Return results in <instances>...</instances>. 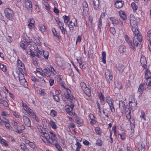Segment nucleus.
Returning <instances> with one entry per match:
<instances>
[{"label":"nucleus","instance_id":"nucleus-1","mask_svg":"<svg viewBox=\"0 0 151 151\" xmlns=\"http://www.w3.org/2000/svg\"><path fill=\"white\" fill-rule=\"evenodd\" d=\"M142 37L140 34H137L135 35L133 39V45L138 46L139 45H140L142 41Z\"/></svg>","mask_w":151,"mask_h":151},{"label":"nucleus","instance_id":"nucleus-2","mask_svg":"<svg viewBox=\"0 0 151 151\" xmlns=\"http://www.w3.org/2000/svg\"><path fill=\"white\" fill-rule=\"evenodd\" d=\"M4 12L6 18L11 20L13 19L14 13L12 9L9 8H6L5 9Z\"/></svg>","mask_w":151,"mask_h":151},{"label":"nucleus","instance_id":"nucleus-3","mask_svg":"<svg viewBox=\"0 0 151 151\" xmlns=\"http://www.w3.org/2000/svg\"><path fill=\"white\" fill-rule=\"evenodd\" d=\"M42 135H41L40 137L44 142L46 143V141H47L49 143H51L50 140V137L49 135L45 131L42 132Z\"/></svg>","mask_w":151,"mask_h":151},{"label":"nucleus","instance_id":"nucleus-4","mask_svg":"<svg viewBox=\"0 0 151 151\" xmlns=\"http://www.w3.org/2000/svg\"><path fill=\"white\" fill-rule=\"evenodd\" d=\"M24 3L25 7L27 9L29 12L31 13L32 10V4L30 0H24Z\"/></svg>","mask_w":151,"mask_h":151},{"label":"nucleus","instance_id":"nucleus-5","mask_svg":"<svg viewBox=\"0 0 151 151\" xmlns=\"http://www.w3.org/2000/svg\"><path fill=\"white\" fill-rule=\"evenodd\" d=\"M151 73L150 70H147L146 71L145 73V78L148 81L149 79V82L147 85V87L149 88L150 89H151Z\"/></svg>","mask_w":151,"mask_h":151},{"label":"nucleus","instance_id":"nucleus-6","mask_svg":"<svg viewBox=\"0 0 151 151\" xmlns=\"http://www.w3.org/2000/svg\"><path fill=\"white\" fill-rule=\"evenodd\" d=\"M25 52L27 54L30 55L32 58H34L35 56H37L38 58H41V56L37 53H36V52H35L30 48H29L27 50H25Z\"/></svg>","mask_w":151,"mask_h":151},{"label":"nucleus","instance_id":"nucleus-7","mask_svg":"<svg viewBox=\"0 0 151 151\" xmlns=\"http://www.w3.org/2000/svg\"><path fill=\"white\" fill-rule=\"evenodd\" d=\"M130 24L132 27H134L137 26V22L134 15L131 14L129 17Z\"/></svg>","mask_w":151,"mask_h":151},{"label":"nucleus","instance_id":"nucleus-8","mask_svg":"<svg viewBox=\"0 0 151 151\" xmlns=\"http://www.w3.org/2000/svg\"><path fill=\"white\" fill-rule=\"evenodd\" d=\"M24 123L28 127H31V123L30 119L26 116L24 115L23 116Z\"/></svg>","mask_w":151,"mask_h":151},{"label":"nucleus","instance_id":"nucleus-9","mask_svg":"<svg viewBox=\"0 0 151 151\" xmlns=\"http://www.w3.org/2000/svg\"><path fill=\"white\" fill-rule=\"evenodd\" d=\"M147 83L144 82L143 83H141L139 86L138 88V92H140V94H142V91L146 89V86H147Z\"/></svg>","mask_w":151,"mask_h":151},{"label":"nucleus","instance_id":"nucleus-10","mask_svg":"<svg viewBox=\"0 0 151 151\" xmlns=\"http://www.w3.org/2000/svg\"><path fill=\"white\" fill-rule=\"evenodd\" d=\"M105 76L107 81H111L113 78L112 75L109 70H107L105 72Z\"/></svg>","mask_w":151,"mask_h":151},{"label":"nucleus","instance_id":"nucleus-11","mask_svg":"<svg viewBox=\"0 0 151 151\" xmlns=\"http://www.w3.org/2000/svg\"><path fill=\"white\" fill-rule=\"evenodd\" d=\"M50 133L51 134L50 140H51V142L50 144H51L52 143H54V142H57V138L56 135L52 132H50Z\"/></svg>","mask_w":151,"mask_h":151},{"label":"nucleus","instance_id":"nucleus-12","mask_svg":"<svg viewBox=\"0 0 151 151\" xmlns=\"http://www.w3.org/2000/svg\"><path fill=\"white\" fill-rule=\"evenodd\" d=\"M124 38L125 41L128 43L130 47L134 49V47L133 45L132 41L130 40L129 37L127 35H125Z\"/></svg>","mask_w":151,"mask_h":151},{"label":"nucleus","instance_id":"nucleus-13","mask_svg":"<svg viewBox=\"0 0 151 151\" xmlns=\"http://www.w3.org/2000/svg\"><path fill=\"white\" fill-rule=\"evenodd\" d=\"M116 69L119 73H122L124 69V66L122 64L118 63L116 64Z\"/></svg>","mask_w":151,"mask_h":151},{"label":"nucleus","instance_id":"nucleus-14","mask_svg":"<svg viewBox=\"0 0 151 151\" xmlns=\"http://www.w3.org/2000/svg\"><path fill=\"white\" fill-rule=\"evenodd\" d=\"M140 61L142 67L145 68H146L147 60L144 56H141Z\"/></svg>","mask_w":151,"mask_h":151},{"label":"nucleus","instance_id":"nucleus-15","mask_svg":"<svg viewBox=\"0 0 151 151\" xmlns=\"http://www.w3.org/2000/svg\"><path fill=\"white\" fill-rule=\"evenodd\" d=\"M23 39L24 40H25V42H26V44L27 45H29L30 43L31 42V40L30 39L29 37L27 36V35L25 34H23L22 36Z\"/></svg>","mask_w":151,"mask_h":151},{"label":"nucleus","instance_id":"nucleus-16","mask_svg":"<svg viewBox=\"0 0 151 151\" xmlns=\"http://www.w3.org/2000/svg\"><path fill=\"white\" fill-rule=\"evenodd\" d=\"M123 1H117L115 3L114 5L116 8H120L123 6Z\"/></svg>","mask_w":151,"mask_h":151},{"label":"nucleus","instance_id":"nucleus-17","mask_svg":"<svg viewBox=\"0 0 151 151\" xmlns=\"http://www.w3.org/2000/svg\"><path fill=\"white\" fill-rule=\"evenodd\" d=\"M94 8L96 10L99 9V0H93Z\"/></svg>","mask_w":151,"mask_h":151},{"label":"nucleus","instance_id":"nucleus-18","mask_svg":"<svg viewBox=\"0 0 151 151\" xmlns=\"http://www.w3.org/2000/svg\"><path fill=\"white\" fill-rule=\"evenodd\" d=\"M28 23V26L29 27V28H32L34 26L35 20L33 18H31L29 19Z\"/></svg>","mask_w":151,"mask_h":151},{"label":"nucleus","instance_id":"nucleus-19","mask_svg":"<svg viewBox=\"0 0 151 151\" xmlns=\"http://www.w3.org/2000/svg\"><path fill=\"white\" fill-rule=\"evenodd\" d=\"M82 5L83 6V12H88V11L89 9L88 8V6L87 3L86 1H83L82 3Z\"/></svg>","mask_w":151,"mask_h":151},{"label":"nucleus","instance_id":"nucleus-20","mask_svg":"<svg viewBox=\"0 0 151 151\" xmlns=\"http://www.w3.org/2000/svg\"><path fill=\"white\" fill-rule=\"evenodd\" d=\"M26 42L25 41H21L19 43L20 47L24 50H26L27 48V45H26Z\"/></svg>","mask_w":151,"mask_h":151},{"label":"nucleus","instance_id":"nucleus-21","mask_svg":"<svg viewBox=\"0 0 151 151\" xmlns=\"http://www.w3.org/2000/svg\"><path fill=\"white\" fill-rule=\"evenodd\" d=\"M106 102L109 105L113 104L114 103V100L111 98L109 96H107L106 98Z\"/></svg>","mask_w":151,"mask_h":151},{"label":"nucleus","instance_id":"nucleus-22","mask_svg":"<svg viewBox=\"0 0 151 151\" xmlns=\"http://www.w3.org/2000/svg\"><path fill=\"white\" fill-rule=\"evenodd\" d=\"M147 36L148 37V40H149L150 45H148V47L150 51L151 52V31H149L147 32Z\"/></svg>","mask_w":151,"mask_h":151},{"label":"nucleus","instance_id":"nucleus-23","mask_svg":"<svg viewBox=\"0 0 151 151\" xmlns=\"http://www.w3.org/2000/svg\"><path fill=\"white\" fill-rule=\"evenodd\" d=\"M17 67L18 68L21 69L24 68V64L22 63V62L19 59L17 60Z\"/></svg>","mask_w":151,"mask_h":151},{"label":"nucleus","instance_id":"nucleus-24","mask_svg":"<svg viewBox=\"0 0 151 151\" xmlns=\"http://www.w3.org/2000/svg\"><path fill=\"white\" fill-rule=\"evenodd\" d=\"M126 51V48L124 45H121L119 47V51L121 53H124Z\"/></svg>","mask_w":151,"mask_h":151},{"label":"nucleus","instance_id":"nucleus-25","mask_svg":"<svg viewBox=\"0 0 151 151\" xmlns=\"http://www.w3.org/2000/svg\"><path fill=\"white\" fill-rule=\"evenodd\" d=\"M51 145H55L58 151H62V148L58 144H57V142H54V143H51Z\"/></svg>","mask_w":151,"mask_h":151},{"label":"nucleus","instance_id":"nucleus-26","mask_svg":"<svg viewBox=\"0 0 151 151\" xmlns=\"http://www.w3.org/2000/svg\"><path fill=\"white\" fill-rule=\"evenodd\" d=\"M76 60L77 62L78 63L79 65L80 68L81 69H82L83 67V65L82 64V62L81 60V58H78Z\"/></svg>","mask_w":151,"mask_h":151},{"label":"nucleus","instance_id":"nucleus-27","mask_svg":"<svg viewBox=\"0 0 151 151\" xmlns=\"http://www.w3.org/2000/svg\"><path fill=\"white\" fill-rule=\"evenodd\" d=\"M56 60L58 65H62L63 59L60 57L56 58Z\"/></svg>","mask_w":151,"mask_h":151},{"label":"nucleus","instance_id":"nucleus-28","mask_svg":"<svg viewBox=\"0 0 151 151\" xmlns=\"http://www.w3.org/2000/svg\"><path fill=\"white\" fill-rule=\"evenodd\" d=\"M102 111L103 113L105 114V118L106 117L107 118L109 117V111L108 109H104Z\"/></svg>","mask_w":151,"mask_h":151},{"label":"nucleus","instance_id":"nucleus-29","mask_svg":"<svg viewBox=\"0 0 151 151\" xmlns=\"http://www.w3.org/2000/svg\"><path fill=\"white\" fill-rule=\"evenodd\" d=\"M106 52L104 51H103L102 52L101 58H102V62L104 63H105L106 62Z\"/></svg>","mask_w":151,"mask_h":151},{"label":"nucleus","instance_id":"nucleus-30","mask_svg":"<svg viewBox=\"0 0 151 151\" xmlns=\"http://www.w3.org/2000/svg\"><path fill=\"white\" fill-rule=\"evenodd\" d=\"M110 19L112 23L114 26L117 24V21L115 17H111L110 18Z\"/></svg>","mask_w":151,"mask_h":151},{"label":"nucleus","instance_id":"nucleus-31","mask_svg":"<svg viewBox=\"0 0 151 151\" xmlns=\"http://www.w3.org/2000/svg\"><path fill=\"white\" fill-rule=\"evenodd\" d=\"M0 94L1 96V98H0V101H1V100L4 101L7 100L6 97V95L4 93H0Z\"/></svg>","mask_w":151,"mask_h":151},{"label":"nucleus","instance_id":"nucleus-32","mask_svg":"<svg viewBox=\"0 0 151 151\" xmlns=\"http://www.w3.org/2000/svg\"><path fill=\"white\" fill-rule=\"evenodd\" d=\"M137 103H129V105L131 108L133 110H135Z\"/></svg>","mask_w":151,"mask_h":151},{"label":"nucleus","instance_id":"nucleus-33","mask_svg":"<svg viewBox=\"0 0 151 151\" xmlns=\"http://www.w3.org/2000/svg\"><path fill=\"white\" fill-rule=\"evenodd\" d=\"M119 107L121 109L123 108V109L125 107L124 102L122 101H120L119 103Z\"/></svg>","mask_w":151,"mask_h":151},{"label":"nucleus","instance_id":"nucleus-34","mask_svg":"<svg viewBox=\"0 0 151 151\" xmlns=\"http://www.w3.org/2000/svg\"><path fill=\"white\" fill-rule=\"evenodd\" d=\"M39 30L42 32H44L46 31V28L45 26L42 24H40L39 25Z\"/></svg>","mask_w":151,"mask_h":151},{"label":"nucleus","instance_id":"nucleus-35","mask_svg":"<svg viewBox=\"0 0 151 151\" xmlns=\"http://www.w3.org/2000/svg\"><path fill=\"white\" fill-rule=\"evenodd\" d=\"M132 30L134 33V34L136 35L137 34H139L138 29L136 27V26H134V27H132Z\"/></svg>","mask_w":151,"mask_h":151},{"label":"nucleus","instance_id":"nucleus-36","mask_svg":"<svg viewBox=\"0 0 151 151\" xmlns=\"http://www.w3.org/2000/svg\"><path fill=\"white\" fill-rule=\"evenodd\" d=\"M131 6L134 12H135L137 10L138 7L135 3H132L131 4Z\"/></svg>","mask_w":151,"mask_h":151},{"label":"nucleus","instance_id":"nucleus-37","mask_svg":"<svg viewBox=\"0 0 151 151\" xmlns=\"http://www.w3.org/2000/svg\"><path fill=\"white\" fill-rule=\"evenodd\" d=\"M49 55V53L47 51L45 50L43 53V56L45 59H47Z\"/></svg>","mask_w":151,"mask_h":151},{"label":"nucleus","instance_id":"nucleus-38","mask_svg":"<svg viewBox=\"0 0 151 151\" xmlns=\"http://www.w3.org/2000/svg\"><path fill=\"white\" fill-rule=\"evenodd\" d=\"M83 91L88 96H89L90 95L91 90L88 88L87 87Z\"/></svg>","mask_w":151,"mask_h":151},{"label":"nucleus","instance_id":"nucleus-39","mask_svg":"<svg viewBox=\"0 0 151 151\" xmlns=\"http://www.w3.org/2000/svg\"><path fill=\"white\" fill-rule=\"evenodd\" d=\"M95 131L96 133L99 135H101V134L102 132L100 128L96 127L95 129Z\"/></svg>","mask_w":151,"mask_h":151},{"label":"nucleus","instance_id":"nucleus-40","mask_svg":"<svg viewBox=\"0 0 151 151\" xmlns=\"http://www.w3.org/2000/svg\"><path fill=\"white\" fill-rule=\"evenodd\" d=\"M63 18L64 19V23L66 24H67L70 20L69 17L66 15H64L63 16Z\"/></svg>","mask_w":151,"mask_h":151},{"label":"nucleus","instance_id":"nucleus-41","mask_svg":"<svg viewBox=\"0 0 151 151\" xmlns=\"http://www.w3.org/2000/svg\"><path fill=\"white\" fill-rule=\"evenodd\" d=\"M137 103V100L133 97H130L129 98V103Z\"/></svg>","mask_w":151,"mask_h":151},{"label":"nucleus","instance_id":"nucleus-42","mask_svg":"<svg viewBox=\"0 0 151 151\" xmlns=\"http://www.w3.org/2000/svg\"><path fill=\"white\" fill-rule=\"evenodd\" d=\"M18 77L20 81L22 80L23 81L25 80L24 78V75L22 73L20 74H19Z\"/></svg>","mask_w":151,"mask_h":151},{"label":"nucleus","instance_id":"nucleus-43","mask_svg":"<svg viewBox=\"0 0 151 151\" xmlns=\"http://www.w3.org/2000/svg\"><path fill=\"white\" fill-rule=\"evenodd\" d=\"M115 88H117L119 90L122 88V86L120 83H115Z\"/></svg>","mask_w":151,"mask_h":151},{"label":"nucleus","instance_id":"nucleus-44","mask_svg":"<svg viewBox=\"0 0 151 151\" xmlns=\"http://www.w3.org/2000/svg\"><path fill=\"white\" fill-rule=\"evenodd\" d=\"M0 119L2 121L6 123H9V120L3 116L0 117Z\"/></svg>","mask_w":151,"mask_h":151},{"label":"nucleus","instance_id":"nucleus-45","mask_svg":"<svg viewBox=\"0 0 151 151\" xmlns=\"http://www.w3.org/2000/svg\"><path fill=\"white\" fill-rule=\"evenodd\" d=\"M50 124L53 129H55L56 128V126L55 122L51 120L50 121Z\"/></svg>","mask_w":151,"mask_h":151},{"label":"nucleus","instance_id":"nucleus-46","mask_svg":"<svg viewBox=\"0 0 151 151\" xmlns=\"http://www.w3.org/2000/svg\"><path fill=\"white\" fill-rule=\"evenodd\" d=\"M102 23L101 19H99L98 24V29H101L102 28Z\"/></svg>","mask_w":151,"mask_h":151},{"label":"nucleus","instance_id":"nucleus-47","mask_svg":"<svg viewBox=\"0 0 151 151\" xmlns=\"http://www.w3.org/2000/svg\"><path fill=\"white\" fill-rule=\"evenodd\" d=\"M50 115L52 116H55L57 115V112L54 110H52L50 112Z\"/></svg>","mask_w":151,"mask_h":151},{"label":"nucleus","instance_id":"nucleus-48","mask_svg":"<svg viewBox=\"0 0 151 151\" xmlns=\"http://www.w3.org/2000/svg\"><path fill=\"white\" fill-rule=\"evenodd\" d=\"M80 85L83 90H84L85 88L87 87L86 84L84 82H81V83Z\"/></svg>","mask_w":151,"mask_h":151},{"label":"nucleus","instance_id":"nucleus-49","mask_svg":"<svg viewBox=\"0 0 151 151\" xmlns=\"http://www.w3.org/2000/svg\"><path fill=\"white\" fill-rule=\"evenodd\" d=\"M7 100H5L0 101V104H2L5 107H7L8 106V104L7 101Z\"/></svg>","mask_w":151,"mask_h":151},{"label":"nucleus","instance_id":"nucleus-50","mask_svg":"<svg viewBox=\"0 0 151 151\" xmlns=\"http://www.w3.org/2000/svg\"><path fill=\"white\" fill-rule=\"evenodd\" d=\"M33 42L38 46H40L41 43L38 39H34L33 41Z\"/></svg>","mask_w":151,"mask_h":151},{"label":"nucleus","instance_id":"nucleus-51","mask_svg":"<svg viewBox=\"0 0 151 151\" xmlns=\"http://www.w3.org/2000/svg\"><path fill=\"white\" fill-rule=\"evenodd\" d=\"M65 97L66 98L70 100H73V99H75L74 97L70 94L68 95H66Z\"/></svg>","mask_w":151,"mask_h":151},{"label":"nucleus","instance_id":"nucleus-52","mask_svg":"<svg viewBox=\"0 0 151 151\" xmlns=\"http://www.w3.org/2000/svg\"><path fill=\"white\" fill-rule=\"evenodd\" d=\"M141 115L140 116V117L141 118H142L144 120H146V118L145 117V114L144 111L143 110H142L141 111Z\"/></svg>","mask_w":151,"mask_h":151},{"label":"nucleus","instance_id":"nucleus-53","mask_svg":"<svg viewBox=\"0 0 151 151\" xmlns=\"http://www.w3.org/2000/svg\"><path fill=\"white\" fill-rule=\"evenodd\" d=\"M138 149L139 151H145V148L144 145L142 144L141 146L138 148Z\"/></svg>","mask_w":151,"mask_h":151},{"label":"nucleus","instance_id":"nucleus-54","mask_svg":"<svg viewBox=\"0 0 151 151\" xmlns=\"http://www.w3.org/2000/svg\"><path fill=\"white\" fill-rule=\"evenodd\" d=\"M39 93L42 96H44L46 95L45 90L44 89H41V90L39 91Z\"/></svg>","mask_w":151,"mask_h":151},{"label":"nucleus","instance_id":"nucleus-55","mask_svg":"<svg viewBox=\"0 0 151 151\" xmlns=\"http://www.w3.org/2000/svg\"><path fill=\"white\" fill-rule=\"evenodd\" d=\"M98 97L101 101L103 102H104V97L101 93L99 95Z\"/></svg>","mask_w":151,"mask_h":151},{"label":"nucleus","instance_id":"nucleus-56","mask_svg":"<svg viewBox=\"0 0 151 151\" xmlns=\"http://www.w3.org/2000/svg\"><path fill=\"white\" fill-rule=\"evenodd\" d=\"M14 130L15 132L18 133H21L22 132L21 130H19L17 127H14Z\"/></svg>","mask_w":151,"mask_h":151},{"label":"nucleus","instance_id":"nucleus-57","mask_svg":"<svg viewBox=\"0 0 151 151\" xmlns=\"http://www.w3.org/2000/svg\"><path fill=\"white\" fill-rule=\"evenodd\" d=\"M75 145H76L77 148L76 150H80V149L81 147V144L78 142H77Z\"/></svg>","mask_w":151,"mask_h":151},{"label":"nucleus","instance_id":"nucleus-58","mask_svg":"<svg viewBox=\"0 0 151 151\" xmlns=\"http://www.w3.org/2000/svg\"><path fill=\"white\" fill-rule=\"evenodd\" d=\"M103 144V142L101 140L98 139L96 140V144L97 145L99 146H101Z\"/></svg>","mask_w":151,"mask_h":151},{"label":"nucleus","instance_id":"nucleus-59","mask_svg":"<svg viewBox=\"0 0 151 151\" xmlns=\"http://www.w3.org/2000/svg\"><path fill=\"white\" fill-rule=\"evenodd\" d=\"M131 111H129V112L127 113L126 114V117L128 119L130 120L131 119Z\"/></svg>","mask_w":151,"mask_h":151},{"label":"nucleus","instance_id":"nucleus-60","mask_svg":"<svg viewBox=\"0 0 151 151\" xmlns=\"http://www.w3.org/2000/svg\"><path fill=\"white\" fill-rule=\"evenodd\" d=\"M0 142L1 144L4 145L6 146H8V145L6 141L5 140L3 139L2 140H1V141H0Z\"/></svg>","mask_w":151,"mask_h":151},{"label":"nucleus","instance_id":"nucleus-61","mask_svg":"<svg viewBox=\"0 0 151 151\" xmlns=\"http://www.w3.org/2000/svg\"><path fill=\"white\" fill-rule=\"evenodd\" d=\"M52 30L53 33L54 35L56 36L57 38H59V36L57 33V32L55 29H52Z\"/></svg>","mask_w":151,"mask_h":151},{"label":"nucleus","instance_id":"nucleus-62","mask_svg":"<svg viewBox=\"0 0 151 151\" xmlns=\"http://www.w3.org/2000/svg\"><path fill=\"white\" fill-rule=\"evenodd\" d=\"M21 148L24 151L26 149V146L24 143H22L20 145Z\"/></svg>","mask_w":151,"mask_h":151},{"label":"nucleus","instance_id":"nucleus-63","mask_svg":"<svg viewBox=\"0 0 151 151\" xmlns=\"http://www.w3.org/2000/svg\"><path fill=\"white\" fill-rule=\"evenodd\" d=\"M119 135L121 139L122 140H124L126 138V135L124 133H123L121 134H119Z\"/></svg>","mask_w":151,"mask_h":151},{"label":"nucleus","instance_id":"nucleus-64","mask_svg":"<svg viewBox=\"0 0 151 151\" xmlns=\"http://www.w3.org/2000/svg\"><path fill=\"white\" fill-rule=\"evenodd\" d=\"M53 98L57 102H59L60 101V99L57 95H53Z\"/></svg>","mask_w":151,"mask_h":151}]
</instances>
